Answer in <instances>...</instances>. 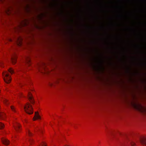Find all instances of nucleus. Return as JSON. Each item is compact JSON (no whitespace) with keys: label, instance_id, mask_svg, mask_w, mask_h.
Returning <instances> with one entry per match:
<instances>
[{"label":"nucleus","instance_id":"obj_13","mask_svg":"<svg viewBox=\"0 0 146 146\" xmlns=\"http://www.w3.org/2000/svg\"><path fill=\"white\" fill-rule=\"evenodd\" d=\"M31 62V60L30 58L29 57H27L25 58V62L29 64Z\"/></svg>","mask_w":146,"mask_h":146},{"label":"nucleus","instance_id":"obj_1","mask_svg":"<svg viewBox=\"0 0 146 146\" xmlns=\"http://www.w3.org/2000/svg\"><path fill=\"white\" fill-rule=\"evenodd\" d=\"M24 109L26 112L29 114H31L33 113V110L31 105L29 103H27L24 106Z\"/></svg>","mask_w":146,"mask_h":146},{"label":"nucleus","instance_id":"obj_15","mask_svg":"<svg viewBox=\"0 0 146 146\" xmlns=\"http://www.w3.org/2000/svg\"><path fill=\"white\" fill-rule=\"evenodd\" d=\"M130 143L131 144L132 146H135L136 144L135 142L133 141H131L130 140H129Z\"/></svg>","mask_w":146,"mask_h":146},{"label":"nucleus","instance_id":"obj_16","mask_svg":"<svg viewBox=\"0 0 146 146\" xmlns=\"http://www.w3.org/2000/svg\"><path fill=\"white\" fill-rule=\"evenodd\" d=\"M0 67L2 68L4 67L3 63L1 60H0Z\"/></svg>","mask_w":146,"mask_h":146},{"label":"nucleus","instance_id":"obj_17","mask_svg":"<svg viewBox=\"0 0 146 146\" xmlns=\"http://www.w3.org/2000/svg\"><path fill=\"white\" fill-rule=\"evenodd\" d=\"M4 126V125L1 123L0 122V129H2Z\"/></svg>","mask_w":146,"mask_h":146},{"label":"nucleus","instance_id":"obj_18","mask_svg":"<svg viewBox=\"0 0 146 146\" xmlns=\"http://www.w3.org/2000/svg\"><path fill=\"white\" fill-rule=\"evenodd\" d=\"M9 71L11 74H13L14 73L13 70L11 68H10L9 70Z\"/></svg>","mask_w":146,"mask_h":146},{"label":"nucleus","instance_id":"obj_14","mask_svg":"<svg viewBox=\"0 0 146 146\" xmlns=\"http://www.w3.org/2000/svg\"><path fill=\"white\" fill-rule=\"evenodd\" d=\"M5 115V113L0 112V119H3Z\"/></svg>","mask_w":146,"mask_h":146},{"label":"nucleus","instance_id":"obj_11","mask_svg":"<svg viewBox=\"0 0 146 146\" xmlns=\"http://www.w3.org/2000/svg\"><path fill=\"white\" fill-rule=\"evenodd\" d=\"M17 57L16 56H14L12 57L11 59V61L13 64H15L16 62Z\"/></svg>","mask_w":146,"mask_h":146},{"label":"nucleus","instance_id":"obj_5","mask_svg":"<svg viewBox=\"0 0 146 146\" xmlns=\"http://www.w3.org/2000/svg\"><path fill=\"white\" fill-rule=\"evenodd\" d=\"M14 127L17 132H19L21 129V125L19 123H16L13 125Z\"/></svg>","mask_w":146,"mask_h":146},{"label":"nucleus","instance_id":"obj_23","mask_svg":"<svg viewBox=\"0 0 146 146\" xmlns=\"http://www.w3.org/2000/svg\"><path fill=\"white\" fill-rule=\"evenodd\" d=\"M40 146H46V145L44 143H43L42 145Z\"/></svg>","mask_w":146,"mask_h":146},{"label":"nucleus","instance_id":"obj_20","mask_svg":"<svg viewBox=\"0 0 146 146\" xmlns=\"http://www.w3.org/2000/svg\"><path fill=\"white\" fill-rule=\"evenodd\" d=\"M11 109L14 112H16V110L14 108V107L13 106H11Z\"/></svg>","mask_w":146,"mask_h":146},{"label":"nucleus","instance_id":"obj_12","mask_svg":"<svg viewBox=\"0 0 146 146\" xmlns=\"http://www.w3.org/2000/svg\"><path fill=\"white\" fill-rule=\"evenodd\" d=\"M3 101L4 103L6 105H8L9 104V102L8 100L5 99V98H4L3 99Z\"/></svg>","mask_w":146,"mask_h":146},{"label":"nucleus","instance_id":"obj_3","mask_svg":"<svg viewBox=\"0 0 146 146\" xmlns=\"http://www.w3.org/2000/svg\"><path fill=\"white\" fill-rule=\"evenodd\" d=\"M3 75L4 81L7 83H9L11 81V78L9 74L6 72H3Z\"/></svg>","mask_w":146,"mask_h":146},{"label":"nucleus","instance_id":"obj_2","mask_svg":"<svg viewBox=\"0 0 146 146\" xmlns=\"http://www.w3.org/2000/svg\"><path fill=\"white\" fill-rule=\"evenodd\" d=\"M11 13L9 7L4 8L0 13V17H4L5 15H9Z\"/></svg>","mask_w":146,"mask_h":146},{"label":"nucleus","instance_id":"obj_4","mask_svg":"<svg viewBox=\"0 0 146 146\" xmlns=\"http://www.w3.org/2000/svg\"><path fill=\"white\" fill-rule=\"evenodd\" d=\"M139 142L143 146H146V137H140L139 138Z\"/></svg>","mask_w":146,"mask_h":146},{"label":"nucleus","instance_id":"obj_6","mask_svg":"<svg viewBox=\"0 0 146 146\" xmlns=\"http://www.w3.org/2000/svg\"><path fill=\"white\" fill-rule=\"evenodd\" d=\"M5 23H6V19L4 17H2V16L0 17V25H5Z\"/></svg>","mask_w":146,"mask_h":146},{"label":"nucleus","instance_id":"obj_7","mask_svg":"<svg viewBox=\"0 0 146 146\" xmlns=\"http://www.w3.org/2000/svg\"><path fill=\"white\" fill-rule=\"evenodd\" d=\"M22 39L21 38H17L16 42L17 44L19 46H21L22 45Z\"/></svg>","mask_w":146,"mask_h":146},{"label":"nucleus","instance_id":"obj_21","mask_svg":"<svg viewBox=\"0 0 146 146\" xmlns=\"http://www.w3.org/2000/svg\"><path fill=\"white\" fill-rule=\"evenodd\" d=\"M6 0H0V3H3L5 2Z\"/></svg>","mask_w":146,"mask_h":146},{"label":"nucleus","instance_id":"obj_26","mask_svg":"<svg viewBox=\"0 0 146 146\" xmlns=\"http://www.w3.org/2000/svg\"><path fill=\"white\" fill-rule=\"evenodd\" d=\"M9 40L10 41H12V40L11 39H9Z\"/></svg>","mask_w":146,"mask_h":146},{"label":"nucleus","instance_id":"obj_9","mask_svg":"<svg viewBox=\"0 0 146 146\" xmlns=\"http://www.w3.org/2000/svg\"><path fill=\"white\" fill-rule=\"evenodd\" d=\"M1 141L5 145H9V141L6 138H2Z\"/></svg>","mask_w":146,"mask_h":146},{"label":"nucleus","instance_id":"obj_22","mask_svg":"<svg viewBox=\"0 0 146 146\" xmlns=\"http://www.w3.org/2000/svg\"><path fill=\"white\" fill-rule=\"evenodd\" d=\"M33 141V140L32 139H30L29 140V141L31 144L32 142Z\"/></svg>","mask_w":146,"mask_h":146},{"label":"nucleus","instance_id":"obj_19","mask_svg":"<svg viewBox=\"0 0 146 146\" xmlns=\"http://www.w3.org/2000/svg\"><path fill=\"white\" fill-rule=\"evenodd\" d=\"M27 132V134H28L29 136H31L32 135V133L28 129Z\"/></svg>","mask_w":146,"mask_h":146},{"label":"nucleus","instance_id":"obj_8","mask_svg":"<svg viewBox=\"0 0 146 146\" xmlns=\"http://www.w3.org/2000/svg\"><path fill=\"white\" fill-rule=\"evenodd\" d=\"M28 97L31 103L32 104H34V102L33 97L31 95V94L30 92H29L28 93Z\"/></svg>","mask_w":146,"mask_h":146},{"label":"nucleus","instance_id":"obj_10","mask_svg":"<svg viewBox=\"0 0 146 146\" xmlns=\"http://www.w3.org/2000/svg\"><path fill=\"white\" fill-rule=\"evenodd\" d=\"M40 117L38 114V112H35V115L33 118V120L35 121L36 119H40Z\"/></svg>","mask_w":146,"mask_h":146},{"label":"nucleus","instance_id":"obj_25","mask_svg":"<svg viewBox=\"0 0 146 146\" xmlns=\"http://www.w3.org/2000/svg\"><path fill=\"white\" fill-rule=\"evenodd\" d=\"M22 95V94L21 93H20L19 95V96H21Z\"/></svg>","mask_w":146,"mask_h":146},{"label":"nucleus","instance_id":"obj_24","mask_svg":"<svg viewBox=\"0 0 146 146\" xmlns=\"http://www.w3.org/2000/svg\"><path fill=\"white\" fill-rule=\"evenodd\" d=\"M39 129H39L37 128L36 129V131L39 130Z\"/></svg>","mask_w":146,"mask_h":146}]
</instances>
